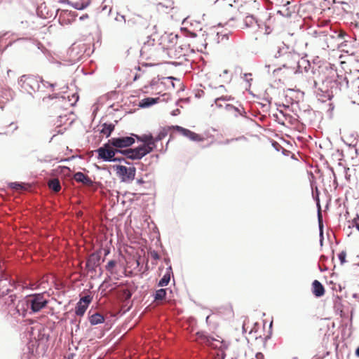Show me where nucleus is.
I'll use <instances>...</instances> for the list:
<instances>
[{"instance_id": "38", "label": "nucleus", "mask_w": 359, "mask_h": 359, "mask_svg": "<svg viewBox=\"0 0 359 359\" xmlns=\"http://www.w3.org/2000/svg\"><path fill=\"white\" fill-rule=\"evenodd\" d=\"M273 3L277 6H285L290 4L289 0H273Z\"/></svg>"}, {"instance_id": "16", "label": "nucleus", "mask_w": 359, "mask_h": 359, "mask_svg": "<svg viewBox=\"0 0 359 359\" xmlns=\"http://www.w3.org/2000/svg\"><path fill=\"white\" fill-rule=\"evenodd\" d=\"M214 32H216L218 42L222 41L224 39L227 40L229 39L230 31H227L226 29H224L223 24H217L215 26Z\"/></svg>"}, {"instance_id": "14", "label": "nucleus", "mask_w": 359, "mask_h": 359, "mask_svg": "<svg viewBox=\"0 0 359 359\" xmlns=\"http://www.w3.org/2000/svg\"><path fill=\"white\" fill-rule=\"evenodd\" d=\"M100 257L97 254H92L86 261V266L89 271H95L100 264Z\"/></svg>"}, {"instance_id": "2", "label": "nucleus", "mask_w": 359, "mask_h": 359, "mask_svg": "<svg viewBox=\"0 0 359 359\" xmlns=\"http://www.w3.org/2000/svg\"><path fill=\"white\" fill-rule=\"evenodd\" d=\"M48 300L43 293H35L25 297L24 300L19 302L15 306L19 316H26L27 313H35L46 306Z\"/></svg>"}, {"instance_id": "42", "label": "nucleus", "mask_w": 359, "mask_h": 359, "mask_svg": "<svg viewBox=\"0 0 359 359\" xmlns=\"http://www.w3.org/2000/svg\"><path fill=\"white\" fill-rule=\"evenodd\" d=\"M113 162H120V163H124L126 164H128L129 165L130 163L126 160V158H123V157H115L114 156V160Z\"/></svg>"}, {"instance_id": "34", "label": "nucleus", "mask_w": 359, "mask_h": 359, "mask_svg": "<svg viewBox=\"0 0 359 359\" xmlns=\"http://www.w3.org/2000/svg\"><path fill=\"white\" fill-rule=\"evenodd\" d=\"M225 109L228 111L233 112L235 116H238V114H241L238 108L234 107L232 104H226L224 107Z\"/></svg>"}, {"instance_id": "11", "label": "nucleus", "mask_w": 359, "mask_h": 359, "mask_svg": "<svg viewBox=\"0 0 359 359\" xmlns=\"http://www.w3.org/2000/svg\"><path fill=\"white\" fill-rule=\"evenodd\" d=\"M120 154L124 155L126 158L131 160H140L144 156L143 150L140 145L134 149L121 150Z\"/></svg>"}, {"instance_id": "54", "label": "nucleus", "mask_w": 359, "mask_h": 359, "mask_svg": "<svg viewBox=\"0 0 359 359\" xmlns=\"http://www.w3.org/2000/svg\"><path fill=\"white\" fill-rule=\"evenodd\" d=\"M219 101H217V102H215L216 106L218 107V108H221L222 107V105L221 104L219 103Z\"/></svg>"}, {"instance_id": "63", "label": "nucleus", "mask_w": 359, "mask_h": 359, "mask_svg": "<svg viewBox=\"0 0 359 359\" xmlns=\"http://www.w3.org/2000/svg\"><path fill=\"white\" fill-rule=\"evenodd\" d=\"M355 27H359V24H354Z\"/></svg>"}, {"instance_id": "21", "label": "nucleus", "mask_w": 359, "mask_h": 359, "mask_svg": "<svg viewBox=\"0 0 359 359\" xmlns=\"http://www.w3.org/2000/svg\"><path fill=\"white\" fill-rule=\"evenodd\" d=\"M171 273H172V267H171V266H169L167 268L166 272L165 273V274L163 275V276L161 278V279L159 280V282L158 283V285L159 287L166 286L169 283V282L170 280Z\"/></svg>"}, {"instance_id": "43", "label": "nucleus", "mask_w": 359, "mask_h": 359, "mask_svg": "<svg viewBox=\"0 0 359 359\" xmlns=\"http://www.w3.org/2000/svg\"><path fill=\"white\" fill-rule=\"evenodd\" d=\"M252 74L250 73H245L243 74V78L248 82L250 83V82L252 80Z\"/></svg>"}, {"instance_id": "35", "label": "nucleus", "mask_w": 359, "mask_h": 359, "mask_svg": "<svg viewBox=\"0 0 359 359\" xmlns=\"http://www.w3.org/2000/svg\"><path fill=\"white\" fill-rule=\"evenodd\" d=\"M116 261L110 260L105 266L106 270L109 271L111 274H112L114 273V269L116 266Z\"/></svg>"}, {"instance_id": "3", "label": "nucleus", "mask_w": 359, "mask_h": 359, "mask_svg": "<svg viewBox=\"0 0 359 359\" xmlns=\"http://www.w3.org/2000/svg\"><path fill=\"white\" fill-rule=\"evenodd\" d=\"M18 84L22 90L30 95H32L34 92L39 90L42 87L50 88L53 90L54 88L57 86L55 83H49L41 78L27 75H23L19 79Z\"/></svg>"}, {"instance_id": "12", "label": "nucleus", "mask_w": 359, "mask_h": 359, "mask_svg": "<svg viewBox=\"0 0 359 359\" xmlns=\"http://www.w3.org/2000/svg\"><path fill=\"white\" fill-rule=\"evenodd\" d=\"M189 50V48L185 45H179L177 44L170 50H168L167 53L168 56L172 59H179L182 57H184L187 55V53Z\"/></svg>"}, {"instance_id": "1", "label": "nucleus", "mask_w": 359, "mask_h": 359, "mask_svg": "<svg viewBox=\"0 0 359 359\" xmlns=\"http://www.w3.org/2000/svg\"><path fill=\"white\" fill-rule=\"evenodd\" d=\"M315 25L308 27V34L323 40L328 48L334 50L342 47L347 42L346 38L349 36L344 31L333 29L328 26L329 24Z\"/></svg>"}, {"instance_id": "45", "label": "nucleus", "mask_w": 359, "mask_h": 359, "mask_svg": "<svg viewBox=\"0 0 359 359\" xmlns=\"http://www.w3.org/2000/svg\"><path fill=\"white\" fill-rule=\"evenodd\" d=\"M241 139H244V137H243V136H242V137H237V138H232V139H230V140H229V139H227V140H226L223 142V144H229L230 142H233V141H234V140L237 141V140H241Z\"/></svg>"}, {"instance_id": "47", "label": "nucleus", "mask_w": 359, "mask_h": 359, "mask_svg": "<svg viewBox=\"0 0 359 359\" xmlns=\"http://www.w3.org/2000/svg\"><path fill=\"white\" fill-rule=\"evenodd\" d=\"M319 230H320V245H322L323 241V229H319Z\"/></svg>"}, {"instance_id": "32", "label": "nucleus", "mask_w": 359, "mask_h": 359, "mask_svg": "<svg viewBox=\"0 0 359 359\" xmlns=\"http://www.w3.org/2000/svg\"><path fill=\"white\" fill-rule=\"evenodd\" d=\"M166 296V290L165 289H159L157 290L155 292L154 299L155 300H163L165 298Z\"/></svg>"}, {"instance_id": "49", "label": "nucleus", "mask_w": 359, "mask_h": 359, "mask_svg": "<svg viewBox=\"0 0 359 359\" xmlns=\"http://www.w3.org/2000/svg\"><path fill=\"white\" fill-rule=\"evenodd\" d=\"M335 83L332 81H327L326 83H323V86H325V87H328V84H330V87L332 88V86Z\"/></svg>"}, {"instance_id": "26", "label": "nucleus", "mask_w": 359, "mask_h": 359, "mask_svg": "<svg viewBox=\"0 0 359 359\" xmlns=\"http://www.w3.org/2000/svg\"><path fill=\"white\" fill-rule=\"evenodd\" d=\"M181 32L186 37L195 38L198 35V33L202 31V28H200L196 32L189 29L187 27H181Z\"/></svg>"}, {"instance_id": "30", "label": "nucleus", "mask_w": 359, "mask_h": 359, "mask_svg": "<svg viewBox=\"0 0 359 359\" xmlns=\"http://www.w3.org/2000/svg\"><path fill=\"white\" fill-rule=\"evenodd\" d=\"M88 309V305L82 304V302H79L76 304L75 308V313L77 316H83Z\"/></svg>"}, {"instance_id": "39", "label": "nucleus", "mask_w": 359, "mask_h": 359, "mask_svg": "<svg viewBox=\"0 0 359 359\" xmlns=\"http://www.w3.org/2000/svg\"><path fill=\"white\" fill-rule=\"evenodd\" d=\"M346 253L345 251H342L338 255V258L340 261L341 264H344L346 262Z\"/></svg>"}, {"instance_id": "7", "label": "nucleus", "mask_w": 359, "mask_h": 359, "mask_svg": "<svg viewBox=\"0 0 359 359\" xmlns=\"http://www.w3.org/2000/svg\"><path fill=\"white\" fill-rule=\"evenodd\" d=\"M87 47L84 43L78 41L74 43L68 50V55L72 62H76L81 60L86 52Z\"/></svg>"}, {"instance_id": "59", "label": "nucleus", "mask_w": 359, "mask_h": 359, "mask_svg": "<svg viewBox=\"0 0 359 359\" xmlns=\"http://www.w3.org/2000/svg\"><path fill=\"white\" fill-rule=\"evenodd\" d=\"M165 262L166 264H168V263L170 262V259H165Z\"/></svg>"}, {"instance_id": "27", "label": "nucleus", "mask_w": 359, "mask_h": 359, "mask_svg": "<svg viewBox=\"0 0 359 359\" xmlns=\"http://www.w3.org/2000/svg\"><path fill=\"white\" fill-rule=\"evenodd\" d=\"M48 187L54 192H59L61 189L60 182L58 179H53L48 182Z\"/></svg>"}, {"instance_id": "17", "label": "nucleus", "mask_w": 359, "mask_h": 359, "mask_svg": "<svg viewBox=\"0 0 359 359\" xmlns=\"http://www.w3.org/2000/svg\"><path fill=\"white\" fill-rule=\"evenodd\" d=\"M74 179L76 182H81L86 186L91 187L93 184V181L81 172H76L74 175Z\"/></svg>"}, {"instance_id": "46", "label": "nucleus", "mask_w": 359, "mask_h": 359, "mask_svg": "<svg viewBox=\"0 0 359 359\" xmlns=\"http://www.w3.org/2000/svg\"><path fill=\"white\" fill-rule=\"evenodd\" d=\"M11 187L13 188V189L18 190V189H21L22 187L18 182H13V183L11 184Z\"/></svg>"}, {"instance_id": "48", "label": "nucleus", "mask_w": 359, "mask_h": 359, "mask_svg": "<svg viewBox=\"0 0 359 359\" xmlns=\"http://www.w3.org/2000/svg\"><path fill=\"white\" fill-rule=\"evenodd\" d=\"M348 147L349 148L351 149V150H353L355 154H358V149L355 148V146L354 144H348Z\"/></svg>"}, {"instance_id": "20", "label": "nucleus", "mask_w": 359, "mask_h": 359, "mask_svg": "<svg viewBox=\"0 0 359 359\" xmlns=\"http://www.w3.org/2000/svg\"><path fill=\"white\" fill-rule=\"evenodd\" d=\"M159 100V97H145L140 101L138 106L140 108L149 107L158 103Z\"/></svg>"}, {"instance_id": "50", "label": "nucleus", "mask_w": 359, "mask_h": 359, "mask_svg": "<svg viewBox=\"0 0 359 359\" xmlns=\"http://www.w3.org/2000/svg\"><path fill=\"white\" fill-rule=\"evenodd\" d=\"M180 113V109H177L173 110V111H172V116H177V115H178Z\"/></svg>"}, {"instance_id": "24", "label": "nucleus", "mask_w": 359, "mask_h": 359, "mask_svg": "<svg viewBox=\"0 0 359 359\" xmlns=\"http://www.w3.org/2000/svg\"><path fill=\"white\" fill-rule=\"evenodd\" d=\"M115 126L113 123H103L102 125V129L100 130V133L105 135L107 137H109L111 133L114 130Z\"/></svg>"}, {"instance_id": "51", "label": "nucleus", "mask_w": 359, "mask_h": 359, "mask_svg": "<svg viewBox=\"0 0 359 359\" xmlns=\"http://www.w3.org/2000/svg\"><path fill=\"white\" fill-rule=\"evenodd\" d=\"M64 16H72V17H73V16H74V15L73 13H72V12H71V11H69V12H68V11H65V12L64 13Z\"/></svg>"}, {"instance_id": "9", "label": "nucleus", "mask_w": 359, "mask_h": 359, "mask_svg": "<svg viewBox=\"0 0 359 359\" xmlns=\"http://www.w3.org/2000/svg\"><path fill=\"white\" fill-rule=\"evenodd\" d=\"M109 142L117 149L128 147L135 143V137L131 136H121L118 137H112L109 139Z\"/></svg>"}, {"instance_id": "61", "label": "nucleus", "mask_w": 359, "mask_h": 359, "mask_svg": "<svg viewBox=\"0 0 359 359\" xmlns=\"http://www.w3.org/2000/svg\"><path fill=\"white\" fill-rule=\"evenodd\" d=\"M187 18H184L182 20V23H184V22H185V21L187 20Z\"/></svg>"}, {"instance_id": "57", "label": "nucleus", "mask_w": 359, "mask_h": 359, "mask_svg": "<svg viewBox=\"0 0 359 359\" xmlns=\"http://www.w3.org/2000/svg\"><path fill=\"white\" fill-rule=\"evenodd\" d=\"M317 85H318L317 82L316 81H313V87L317 88Z\"/></svg>"}, {"instance_id": "5", "label": "nucleus", "mask_w": 359, "mask_h": 359, "mask_svg": "<svg viewBox=\"0 0 359 359\" xmlns=\"http://www.w3.org/2000/svg\"><path fill=\"white\" fill-rule=\"evenodd\" d=\"M121 149H117L110 144L109 140L96 151L98 158L105 162H112L114 160L116 154L120 153Z\"/></svg>"}, {"instance_id": "44", "label": "nucleus", "mask_w": 359, "mask_h": 359, "mask_svg": "<svg viewBox=\"0 0 359 359\" xmlns=\"http://www.w3.org/2000/svg\"><path fill=\"white\" fill-rule=\"evenodd\" d=\"M151 257L152 259H154L155 260H158L160 259V256H159L158 253L155 250H153L151 252Z\"/></svg>"}, {"instance_id": "13", "label": "nucleus", "mask_w": 359, "mask_h": 359, "mask_svg": "<svg viewBox=\"0 0 359 359\" xmlns=\"http://www.w3.org/2000/svg\"><path fill=\"white\" fill-rule=\"evenodd\" d=\"M174 129L180 133L183 136L187 137L189 140L194 142H201L203 140V137H202L200 135L192 132L187 128H184L182 126H172Z\"/></svg>"}, {"instance_id": "41", "label": "nucleus", "mask_w": 359, "mask_h": 359, "mask_svg": "<svg viewBox=\"0 0 359 359\" xmlns=\"http://www.w3.org/2000/svg\"><path fill=\"white\" fill-rule=\"evenodd\" d=\"M318 224H319V229H323V219H322V215L320 212V206L319 205L318 211Z\"/></svg>"}, {"instance_id": "55", "label": "nucleus", "mask_w": 359, "mask_h": 359, "mask_svg": "<svg viewBox=\"0 0 359 359\" xmlns=\"http://www.w3.org/2000/svg\"><path fill=\"white\" fill-rule=\"evenodd\" d=\"M359 231V224L358 223H355V224L353 225Z\"/></svg>"}, {"instance_id": "58", "label": "nucleus", "mask_w": 359, "mask_h": 359, "mask_svg": "<svg viewBox=\"0 0 359 359\" xmlns=\"http://www.w3.org/2000/svg\"><path fill=\"white\" fill-rule=\"evenodd\" d=\"M86 17H87V15H82V16H81V17L79 18V19L83 20H84V19H85V18H86Z\"/></svg>"}, {"instance_id": "62", "label": "nucleus", "mask_w": 359, "mask_h": 359, "mask_svg": "<svg viewBox=\"0 0 359 359\" xmlns=\"http://www.w3.org/2000/svg\"><path fill=\"white\" fill-rule=\"evenodd\" d=\"M156 25H154L152 26V29H156Z\"/></svg>"}, {"instance_id": "36", "label": "nucleus", "mask_w": 359, "mask_h": 359, "mask_svg": "<svg viewBox=\"0 0 359 359\" xmlns=\"http://www.w3.org/2000/svg\"><path fill=\"white\" fill-rule=\"evenodd\" d=\"M257 25L259 29H264L266 34H269L272 32V29L267 24H257Z\"/></svg>"}, {"instance_id": "15", "label": "nucleus", "mask_w": 359, "mask_h": 359, "mask_svg": "<svg viewBox=\"0 0 359 359\" xmlns=\"http://www.w3.org/2000/svg\"><path fill=\"white\" fill-rule=\"evenodd\" d=\"M300 55L297 52L294 51L293 48L291 49V51H290V53L287 55V56H285V60L287 62V63H285L283 65V67H292V65L294 64H299V58Z\"/></svg>"}, {"instance_id": "53", "label": "nucleus", "mask_w": 359, "mask_h": 359, "mask_svg": "<svg viewBox=\"0 0 359 359\" xmlns=\"http://www.w3.org/2000/svg\"><path fill=\"white\" fill-rule=\"evenodd\" d=\"M136 182L138 184H143L144 182L142 179H137Z\"/></svg>"}, {"instance_id": "56", "label": "nucleus", "mask_w": 359, "mask_h": 359, "mask_svg": "<svg viewBox=\"0 0 359 359\" xmlns=\"http://www.w3.org/2000/svg\"><path fill=\"white\" fill-rule=\"evenodd\" d=\"M355 354L357 356L359 357V346L357 348L356 351H355Z\"/></svg>"}, {"instance_id": "23", "label": "nucleus", "mask_w": 359, "mask_h": 359, "mask_svg": "<svg viewBox=\"0 0 359 359\" xmlns=\"http://www.w3.org/2000/svg\"><path fill=\"white\" fill-rule=\"evenodd\" d=\"M316 93L319 97L325 100H331L333 97L332 90L327 88L323 89L322 88H318L316 91Z\"/></svg>"}, {"instance_id": "31", "label": "nucleus", "mask_w": 359, "mask_h": 359, "mask_svg": "<svg viewBox=\"0 0 359 359\" xmlns=\"http://www.w3.org/2000/svg\"><path fill=\"white\" fill-rule=\"evenodd\" d=\"M167 135V129L163 128L155 137H153V140L156 144L158 142L163 140Z\"/></svg>"}, {"instance_id": "8", "label": "nucleus", "mask_w": 359, "mask_h": 359, "mask_svg": "<svg viewBox=\"0 0 359 359\" xmlns=\"http://www.w3.org/2000/svg\"><path fill=\"white\" fill-rule=\"evenodd\" d=\"M159 49H161L160 44L155 42L153 36H148L147 41L142 46L140 53L142 56L149 58L155 56Z\"/></svg>"}, {"instance_id": "64", "label": "nucleus", "mask_w": 359, "mask_h": 359, "mask_svg": "<svg viewBox=\"0 0 359 359\" xmlns=\"http://www.w3.org/2000/svg\"><path fill=\"white\" fill-rule=\"evenodd\" d=\"M245 27H249V24L248 23L245 24Z\"/></svg>"}, {"instance_id": "10", "label": "nucleus", "mask_w": 359, "mask_h": 359, "mask_svg": "<svg viewBox=\"0 0 359 359\" xmlns=\"http://www.w3.org/2000/svg\"><path fill=\"white\" fill-rule=\"evenodd\" d=\"M177 39L178 34H175L173 33L165 34L162 36V41L159 43L160 45L162 44L161 49H163L167 54L168 50L172 49L177 44Z\"/></svg>"}, {"instance_id": "28", "label": "nucleus", "mask_w": 359, "mask_h": 359, "mask_svg": "<svg viewBox=\"0 0 359 359\" xmlns=\"http://www.w3.org/2000/svg\"><path fill=\"white\" fill-rule=\"evenodd\" d=\"M133 135H134L135 138H137L138 141L142 142L143 144H149L152 141L154 142L153 135L151 134H144L142 136L133 134Z\"/></svg>"}, {"instance_id": "19", "label": "nucleus", "mask_w": 359, "mask_h": 359, "mask_svg": "<svg viewBox=\"0 0 359 359\" xmlns=\"http://www.w3.org/2000/svg\"><path fill=\"white\" fill-rule=\"evenodd\" d=\"M312 292L316 297H320L324 294L325 289L320 282L315 280L312 283Z\"/></svg>"}, {"instance_id": "18", "label": "nucleus", "mask_w": 359, "mask_h": 359, "mask_svg": "<svg viewBox=\"0 0 359 359\" xmlns=\"http://www.w3.org/2000/svg\"><path fill=\"white\" fill-rule=\"evenodd\" d=\"M292 47H290V46L285 44L284 42H281L278 46V50L276 53L275 54V57H280L287 56L288 53H290V51H291V49Z\"/></svg>"}, {"instance_id": "6", "label": "nucleus", "mask_w": 359, "mask_h": 359, "mask_svg": "<svg viewBox=\"0 0 359 359\" xmlns=\"http://www.w3.org/2000/svg\"><path fill=\"white\" fill-rule=\"evenodd\" d=\"M113 169L123 182L130 183L135 179L136 169L133 166L128 168L125 165H114Z\"/></svg>"}, {"instance_id": "33", "label": "nucleus", "mask_w": 359, "mask_h": 359, "mask_svg": "<svg viewBox=\"0 0 359 359\" xmlns=\"http://www.w3.org/2000/svg\"><path fill=\"white\" fill-rule=\"evenodd\" d=\"M201 339H203V342L207 345V346H211L212 348H215V346H213V341L215 340L213 337H210V336H206V335H203V334H201Z\"/></svg>"}, {"instance_id": "40", "label": "nucleus", "mask_w": 359, "mask_h": 359, "mask_svg": "<svg viewBox=\"0 0 359 359\" xmlns=\"http://www.w3.org/2000/svg\"><path fill=\"white\" fill-rule=\"evenodd\" d=\"M234 98L231 96H229V95H225V96H222V97H217L215 100V102H217V101H231V100H233Z\"/></svg>"}, {"instance_id": "29", "label": "nucleus", "mask_w": 359, "mask_h": 359, "mask_svg": "<svg viewBox=\"0 0 359 359\" xmlns=\"http://www.w3.org/2000/svg\"><path fill=\"white\" fill-rule=\"evenodd\" d=\"M140 146L145 156L147 154L151 153L154 149V148L156 147V144L154 142L152 141L149 144H142Z\"/></svg>"}, {"instance_id": "60", "label": "nucleus", "mask_w": 359, "mask_h": 359, "mask_svg": "<svg viewBox=\"0 0 359 359\" xmlns=\"http://www.w3.org/2000/svg\"><path fill=\"white\" fill-rule=\"evenodd\" d=\"M131 297V294L130 292H128V295H127V298H130Z\"/></svg>"}, {"instance_id": "37", "label": "nucleus", "mask_w": 359, "mask_h": 359, "mask_svg": "<svg viewBox=\"0 0 359 359\" xmlns=\"http://www.w3.org/2000/svg\"><path fill=\"white\" fill-rule=\"evenodd\" d=\"M92 301V297L90 295H85L80 299L79 302H82L83 304L89 305Z\"/></svg>"}, {"instance_id": "4", "label": "nucleus", "mask_w": 359, "mask_h": 359, "mask_svg": "<svg viewBox=\"0 0 359 359\" xmlns=\"http://www.w3.org/2000/svg\"><path fill=\"white\" fill-rule=\"evenodd\" d=\"M52 100H55L54 104H56V107H67L68 106H73L79 100V95L73 94L71 99L68 97V100H67L64 95L55 93L42 98V101L45 103Z\"/></svg>"}, {"instance_id": "52", "label": "nucleus", "mask_w": 359, "mask_h": 359, "mask_svg": "<svg viewBox=\"0 0 359 359\" xmlns=\"http://www.w3.org/2000/svg\"><path fill=\"white\" fill-rule=\"evenodd\" d=\"M63 20H64V21H66V20H65V19H64ZM74 21H76V19H75V18L67 19L66 22L70 23V22H74Z\"/></svg>"}, {"instance_id": "25", "label": "nucleus", "mask_w": 359, "mask_h": 359, "mask_svg": "<svg viewBox=\"0 0 359 359\" xmlns=\"http://www.w3.org/2000/svg\"><path fill=\"white\" fill-rule=\"evenodd\" d=\"M90 0H70L72 5L76 9L81 10L87 7Z\"/></svg>"}, {"instance_id": "22", "label": "nucleus", "mask_w": 359, "mask_h": 359, "mask_svg": "<svg viewBox=\"0 0 359 359\" xmlns=\"http://www.w3.org/2000/svg\"><path fill=\"white\" fill-rule=\"evenodd\" d=\"M104 316L99 313H95L93 315L89 316V322L91 325H96L98 324H101L104 323Z\"/></svg>"}]
</instances>
